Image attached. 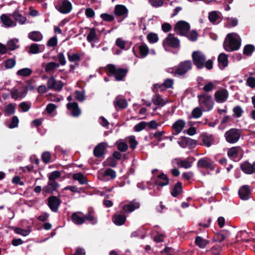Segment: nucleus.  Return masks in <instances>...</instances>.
Instances as JSON below:
<instances>
[{
	"label": "nucleus",
	"instance_id": "412c9836",
	"mask_svg": "<svg viewBox=\"0 0 255 255\" xmlns=\"http://www.w3.org/2000/svg\"><path fill=\"white\" fill-rule=\"evenodd\" d=\"M128 10L127 8L123 5H117L115 8V13L117 16H125L127 17L128 15Z\"/></svg>",
	"mask_w": 255,
	"mask_h": 255
},
{
	"label": "nucleus",
	"instance_id": "774afa93",
	"mask_svg": "<svg viewBox=\"0 0 255 255\" xmlns=\"http://www.w3.org/2000/svg\"><path fill=\"white\" fill-rule=\"evenodd\" d=\"M129 146L132 149H134L137 144V141L135 140V137L133 136H129L128 137Z\"/></svg>",
	"mask_w": 255,
	"mask_h": 255
},
{
	"label": "nucleus",
	"instance_id": "5fc2aeb1",
	"mask_svg": "<svg viewBox=\"0 0 255 255\" xmlns=\"http://www.w3.org/2000/svg\"><path fill=\"white\" fill-rule=\"evenodd\" d=\"M41 159L45 163H48L51 160V154L48 151L44 152L41 155Z\"/></svg>",
	"mask_w": 255,
	"mask_h": 255
},
{
	"label": "nucleus",
	"instance_id": "f8f14e48",
	"mask_svg": "<svg viewBox=\"0 0 255 255\" xmlns=\"http://www.w3.org/2000/svg\"><path fill=\"white\" fill-rule=\"evenodd\" d=\"M228 96L229 93L226 90H219L215 93V99L217 103H224L227 101Z\"/></svg>",
	"mask_w": 255,
	"mask_h": 255
},
{
	"label": "nucleus",
	"instance_id": "aec40b11",
	"mask_svg": "<svg viewBox=\"0 0 255 255\" xmlns=\"http://www.w3.org/2000/svg\"><path fill=\"white\" fill-rule=\"evenodd\" d=\"M87 40L91 43L93 47L95 46L93 42H97L99 41V38L95 28H91L90 29L89 33L87 35Z\"/></svg>",
	"mask_w": 255,
	"mask_h": 255
},
{
	"label": "nucleus",
	"instance_id": "8fccbe9b",
	"mask_svg": "<svg viewBox=\"0 0 255 255\" xmlns=\"http://www.w3.org/2000/svg\"><path fill=\"white\" fill-rule=\"evenodd\" d=\"M15 60L13 58H10L6 60L4 62V66L6 69H11L15 65Z\"/></svg>",
	"mask_w": 255,
	"mask_h": 255
},
{
	"label": "nucleus",
	"instance_id": "5701e85b",
	"mask_svg": "<svg viewBox=\"0 0 255 255\" xmlns=\"http://www.w3.org/2000/svg\"><path fill=\"white\" fill-rule=\"evenodd\" d=\"M139 206L140 205L139 203L136 202H132L129 204L125 205L123 207V209L126 213L131 212L134 210L139 208Z\"/></svg>",
	"mask_w": 255,
	"mask_h": 255
},
{
	"label": "nucleus",
	"instance_id": "20e7f679",
	"mask_svg": "<svg viewBox=\"0 0 255 255\" xmlns=\"http://www.w3.org/2000/svg\"><path fill=\"white\" fill-rule=\"evenodd\" d=\"M109 73L113 75L117 81L122 80L126 76L128 70L126 69L117 68L115 65L110 64L107 66Z\"/></svg>",
	"mask_w": 255,
	"mask_h": 255
},
{
	"label": "nucleus",
	"instance_id": "69168bd1",
	"mask_svg": "<svg viewBox=\"0 0 255 255\" xmlns=\"http://www.w3.org/2000/svg\"><path fill=\"white\" fill-rule=\"evenodd\" d=\"M57 57L58 59V61H59L58 63L59 64V65H61L64 66L66 64V59H65L64 54L62 52H60L58 54Z\"/></svg>",
	"mask_w": 255,
	"mask_h": 255
},
{
	"label": "nucleus",
	"instance_id": "0eeeda50",
	"mask_svg": "<svg viewBox=\"0 0 255 255\" xmlns=\"http://www.w3.org/2000/svg\"><path fill=\"white\" fill-rule=\"evenodd\" d=\"M163 46L166 50L169 47L178 48L180 45L179 40L172 34H169L164 39L162 43Z\"/></svg>",
	"mask_w": 255,
	"mask_h": 255
},
{
	"label": "nucleus",
	"instance_id": "f257e3e1",
	"mask_svg": "<svg viewBox=\"0 0 255 255\" xmlns=\"http://www.w3.org/2000/svg\"><path fill=\"white\" fill-rule=\"evenodd\" d=\"M241 45V39L236 33H229L227 35L224 43V49L228 52L238 50Z\"/></svg>",
	"mask_w": 255,
	"mask_h": 255
},
{
	"label": "nucleus",
	"instance_id": "9d476101",
	"mask_svg": "<svg viewBox=\"0 0 255 255\" xmlns=\"http://www.w3.org/2000/svg\"><path fill=\"white\" fill-rule=\"evenodd\" d=\"M66 114L73 117H78L80 115V109L78 103H68L66 104Z\"/></svg>",
	"mask_w": 255,
	"mask_h": 255
},
{
	"label": "nucleus",
	"instance_id": "c85d7f7f",
	"mask_svg": "<svg viewBox=\"0 0 255 255\" xmlns=\"http://www.w3.org/2000/svg\"><path fill=\"white\" fill-rule=\"evenodd\" d=\"M240 166L242 170L245 173L248 174L253 173V165L250 164L249 162L247 161L245 162L244 163L241 164Z\"/></svg>",
	"mask_w": 255,
	"mask_h": 255
},
{
	"label": "nucleus",
	"instance_id": "a878e982",
	"mask_svg": "<svg viewBox=\"0 0 255 255\" xmlns=\"http://www.w3.org/2000/svg\"><path fill=\"white\" fill-rule=\"evenodd\" d=\"M201 137L204 145L207 147H210L214 143V139L212 135L203 134Z\"/></svg>",
	"mask_w": 255,
	"mask_h": 255
},
{
	"label": "nucleus",
	"instance_id": "58836bf2",
	"mask_svg": "<svg viewBox=\"0 0 255 255\" xmlns=\"http://www.w3.org/2000/svg\"><path fill=\"white\" fill-rule=\"evenodd\" d=\"M209 244V242L201 237H197L195 240V244L200 248L204 249Z\"/></svg>",
	"mask_w": 255,
	"mask_h": 255
},
{
	"label": "nucleus",
	"instance_id": "2f4dec72",
	"mask_svg": "<svg viewBox=\"0 0 255 255\" xmlns=\"http://www.w3.org/2000/svg\"><path fill=\"white\" fill-rule=\"evenodd\" d=\"M218 62L219 66L222 68H225L228 65V58L226 54L221 53L218 57Z\"/></svg>",
	"mask_w": 255,
	"mask_h": 255
},
{
	"label": "nucleus",
	"instance_id": "052dcab7",
	"mask_svg": "<svg viewBox=\"0 0 255 255\" xmlns=\"http://www.w3.org/2000/svg\"><path fill=\"white\" fill-rule=\"evenodd\" d=\"M117 144L118 149L122 152H124L128 149V145L123 141H118Z\"/></svg>",
	"mask_w": 255,
	"mask_h": 255
},
{
	"label": "nucleus",
	"instance_id": "dca6fc26",
	"mask_svg": "<svg viewBox=\"0 0 255 255\" xmlns=\"http://www.w3.org/2000/svg\"><path fill=\"white\" fill-rule=\"evenodd\" d=\"M186 123L182 120H178L172 125V132L177 135L180 133L185 127Z\"/></svg>",
	"mask_w": 255,
	"mask_h": 255
},
{
	"label": "nucleus",
	"instance_id": "49530a36",
	"mask_svg": "<svg viewBox=\"0 0 255 255\" xmlns=\"http://www.w3.org/2000/svg\"><path fill=\"white\" fill-rule=\"evenodd\" d=\"M147 39L150 43H154L158 41V36L156 33L150 32L147 35Z\"/></svg>",
	"mask_w": 255,
	"mask_h": 255
},
{
	"label": "nucleus",
	"instance_id": "c9c22d12",
	"mask_svg": "<svg viewBox=\"0 0 255 255\" xmlns=\"http://www.w3.org/2000/svg\"><path fill=\"white\" fill-rule=\"evenodd\" d=\"M239 148L237 147H233L230 148L228 151L229 157L234 160L237 159Z\"/></svg>",
	"mask_w": 255,
	"mask_h": 255
},
{
	"label": "nucleus",
	"instance_id": "6e6d98bb",
	"mask_svg": "<svg viewBox=\"0 0 255 255\" xmlns=\"http://www.w3.org/2000/svg\"><path fill=\"white\" fill-rule=\"evenodd\" d=\"M19 108L22 110L23 112H27L28 111L31 107V104L26 102H23L19 105Z\"/></svg>",
	"mask_w": 255,
	"mask_h": 255
},
{
	"label": "nucleus",
	"instance_id": "72a5a7b5",
	"mask_svg": "<svg viewBox=\"0 0 255 255\" xmlns=\"http://www.w3.org/2000/svg\"><path fill=\"white\" fill-rule=\"evenodd\" d=\"M114 105L116 108H126L127 106V102L125 99L117 97L114 102Z\"/></svg>",
	"mask_w": 255,
	"mask_h": 255
},
{
	"label": "nucleus",
	"instance_id": "b1692460",
	"mask_svg": "<svg viewBox=\"0 0 255 255\" xmlns=\"http://www.w3.org/2000/svg\"><path fill=\"white\" fill-rule=\"evenodd\" d=\"M106 145L107 144L104 142H102L99 144L94 149V155L97 157L102 156L104 153V150L106 148Z\"/></svg>",
	"mask_w": 255,
	"mask_h": 255
},
{
	"label": "nucleus",
	"instance_id": "4be33fe9",
	"mask_svg": "<svg viewBox=\"0 0 255 255\" xmlns=\"http://www.w3.org/2000/svg\"><path fill=\"white\" fill-rule=\"evenodd\" d=\"M59 67V64L54 62L47 63L45 67V71L48 74H53Z\"/></svg>",
	"mask_w": 255,
	"mask_h": 255
},
{
	"label": "nucleus",
	"instance_id": "a19ab883",
	"mask_svg": "<svg viewBox=\"0 0 255 255\" xmlns=\"http://www.w3.org/2000/svg\"><path fill=\"white\" fill-rule=\"evenodd\" d=\"M152 102L156 105L163 106L166 103V100L163 99L159 95H155L152 98Z\"/></svg>",
	"mask_w": 255,
	"mask_h": 255
},
{
	"label": "nucleus",
	"instance_id": "de8ad7c7",
	"mask_svg": "<svg viewBox=\"0 0 255 255\" xmlns=\"http://www.w3.org/2000/svg\"><path fill=\"white\" fill-rule=\"evenodd\" d=\"M17 42V39H11L8 41L6 44L7 48L10 50L16 49L18 47V46L16 45Z\"/></svg>",
	"mask_w": 255,
	"mask_h": 255
},
{
	"label": "nucleus",
	"instance_id": "ea45409f",
	"mask_svg": "<svg viewBox=\"0 0 255 255\" xmlns=\"http://www.w3.org/2000/svg\"><path fill=\"white\" fill-rule=\"evenodd\" d=\"M34 167L32 165H29L26 166L22 167L20 168V170H22L23 173H29V174H37V172L39 174H41L40 172L38 171L34 170Z\"/></svg>",
	"mask_w": 255,
	"mask_h": 255
},
{
	"label": "nucleus",
	"instance_id": "ddd939ff",
	"mask_svg": "<svg viewBox=\"0 0 255 255\" xmlns=\"http://www.w3.org/2000/svg\"><path fill=\"white\" fill-rule=\"evenodd\" d=\"M58 176H49V182L47 185L43 188V192L46 193H52L58 187L57 183L55 181V179Z\"/></svg>",
	"mask_w": 255,
	"mask_h": 255
},
{
	"label": "nucleus",
	"instance_id": "c756f323",
	"mask_svg": "<svg viewBox=\"0 0 255 255\" xmlns=\"http://www.w3.org/2000/svg\"><path fill=\"white\" fill-rule=\"evenodd\" d=\"M126 217L123 215H115L113 218V222L117 225L120 226L124 224Z\"/></svg>",
	"mask_w": 255,
	"mask_h": 255
},
{
	"label": "nucleus",
	"instance_id": "09e8293b",
	"mask_svg": "<svg viewBox=\"0 0 255 255\" xmlns=\"http://www.w3.org/2000/svg\"><path fill=\"white\" fill-rule=\"evenodd\" d=\"M40 52L39 45L36 43H32L29 46V53L30 54H37Z\"/></svg>",
	"mask_w": 255,
	"mask_h": 255
},
{
	"label": "nucleus",
	"instance_id": "4468645a",
	"mask_svg": "<svg viewBox=\"0 0 255 255\" xmlns=\"http://www.w3.org/2000/svg\"><path fill=\"white\" fill-rule=\"evenodd\" d=\"M178 144L182 148L193 147L196 145L195 140L187 137H182L178 141Z\"/></svg>",
	"mask_w": 255,
	"mask_h": 255
},
{
	"label": "nucleus",
	"instance_id": "f3484780",
	"mask_svg": "<svg viewBox=\"0 0 255 255\" xmlns=\"http://www.w3.org/2000/svg\"><path fill=\"white\" fill-rule=\"evenodd\" d=\"M0 19L5 27H14L16 25V22L13 20L7 14H2L0 16Z\"/></svg>",
	"mask_w": 255,
	"mask_h": 255
},
{
	"label": "nucleus",
	"instance_id": "e433bc0d",
	"mask_svg": "<svg viewBox=\"0 0 255 255\" xmlns=\"http://www.w3.org/2000/svg\"><path fill=\"white\" fill-rule=\"evenodd\" d=\"M68 60L71 62H76L80 60V54L69 51L67 53Z\"/></svg>",
	"mask_w": 255,
	"mask_h": 255
},
{
	"label": "nucleus",
	"instance_id": "4d7b16f0",
	"mask_svg": "<svg viewBox=\"0 0 255 255\" xmlns=\"http://www.w3.org/2000/svg\"><path fill=\"white\" fill-rule=\"evenodd\" d=\"M202 115V111L199 108H196L192 112V116L194 118L198 119Z\"/></svg>",
	"mask_w": 255,
	"mask_h": 255
},
{
	"label": "nucleus",
	"instance_id": "7c9ffc66",
	"mask_svg": "<svg viewBox=\"0 0 255 255\" xmlns=\"http://www.w3.org/2000/svg\"><path fill=\"white\" fill-rule=\"evenodd\" d=\"M138 49L140 54V58L145 57L149 53V49L146 44L142 43L138 47Z\"/></svg>",
	"mask_w": 255,
	"mask_h": 255
},
{
	"label": "nucleus",
	"instance_id": "3c124183",
	"mask_svg": "<svg viewBox=\"0 0 255 255\" xmlns=\"http://www.w3.org/2000/svg\"><path fill=\"white\" fill-rule=\"evenodd\" d=\"M255 47L253 45H247L244 49V54L249 56L252 54L255 50Z\"/></svg>",
	"mask_w": 255,
	"mask_h": 255
},
{
	"label": "nucleus",
	"instance_id": "bf43d9fd",
	"mask_svg": "<svg viewBox=\"0 0 255 255\" xmlns=\"http://www.w3.org/2000/svg\"><path fill=\"white\" fill-rule=\"evenodd\" d=\"M188 38L192 41H196L197 39L198 33L195 30H192L186 35Z\"/></svg>",
	"mask_w": 255,
	"mask_h": 255
},
{
	"label": "nucleus",
	"instance_id": "f03ea898",
	"mask_svg": "<svg viewBox=\"0 0 255 255\" xmlns=\"http://www.w3.org/2000/svg\"><path fill=\"white\" fill-rule=\"evenodd\" d=\"M192 56L194 64L198 68L201 69L205 66L209 70L212 69L213 62L212 60H208L206 62L205 56L201 51H194Z\"/></svg>",
	"mask_w": 255,
	"mask_h": 255
},
{
	"label": "nucleus",
	"instance_id": "a18cd8bd",
	"mask_svg": "<svg viewBox=\"0 0 255 255\" xmlns=\"http://www.w3.org/2000/svg\"><path fill=\"white\" fill-rule=\"evenodd\" d=\"M197 165L199 167H212V164L207 159L205 158L200 159L198 161Z\"/></svg>",
	"mask_w": 255,
	"mask_h": 255
},
{
	"label": "nucleus",
	"instance_id": "e2e57ef3",
	"mask_svg": "<svg viewBox=\"0 0 255 255\" xmlns=\"http://www.w3.org/2000/svg\"><path fill=\"white\" fill-rule=\"evenodd\" d=\"M233 112L234 116L237 118L240 117L243 113V110L240 106H237L235 107L233 110Z\"/></svg>",
	"mask_w": 255,
	"mask_h": 255
},
{
	"label": "nucleus",
	"instance_id": "1a4fd4ad",
	"mask_svg": "<svg viewBox=\"0 0 255 255\" xmlns=\"http://www.w3.org/2000/svg\"><path fill=\"white\" fill-rule=\"evenodd\" d=\"M189 29V23L184 21H180L176 24L174 31L179 35L185 36L188 33Z\"/></svg>",
	"mask_w": 255,
	"mask_h": 255
},
{
	"label": "nucleus",
	"instance_id": "cd10ccee",
	"mask_svg": "<svg viewBox=\"0 0 255 255\" xmlns=\"http://www.w3.org/2000/svg\"><path fill=\"white\" fill-rule=\"evenodd\" d=\"M28 38L34 41H40L43 38L41 32L38 31H33L28 33Z\"/></svg>",
	"mask_w": 255,
	"mask_h": 255
},
{
	"label": "nucleus",
	"instance_id": "473e14b6",
	"mask_svg": "<svg viewBox=\"0 0 255 255\" xmlns=\"http://www.w3.org/2000/svg\"><path fill=\"white\" fill-rule=\"evenodd\" d=\"M15 111V104H9L6 106L4 109V114L5 116L13 115Z\"/></svg>",
	"mask_w": 255,
	"mask_h": 255
},
{
	"label": "nucleus",
	"instance_id": "79ce46f5",
	"mask_svg": "<svg viewBox=\"0 0 255 255\" xmlns=\"http://www.w3.org/2000/svg\"><path fill=\"white\" fill-rule=\"evenodd\" d=\"M217 84L218 83L216 81L208 82L204 85V86L203 88V89L206 92H211L216 88V86L217 85Z\"/></svg>",
	"mask_w": 255,
	"mask_h": 255
},
{
	"label": "nucleus",
	"instance_id": "2eb2a0df",
	"mask_svg": "<svg viewBox=\"0 0 255 255\" xmlns=\"http://www.w3.org/2000/svg\"><path fill=\"white\" fill-rule=\"evenodd\" d=\"M60 200L56 196H50L48 199V205L50 209L53 212H57L60 205Z\"/></svg>",
	"mask_w": 255,
	"mask_h": 255
},
{
	"label": "nucleus",
	"instance_id": "4c0bfd02",
	"mask_svg": "<svg viewBox=\"0 0 255 255\" xmlns=\"http://www.w3.org/2000/svg\"><path fill=\"white\" fill-rule=\"evenodd\" d=\"M174 162L182 167L188 168L191 166V162L187 160H181V159L177 158L174 160Z\"/></svg>",
	"mask_w": 255,
	"mask_h": 255
},
{
	"label": "nucleus",
	"instance_id": "9b49d317",
	"mask_svg": "<svg viewBox=\"0 0 255 255\" xmlns=\"http://www.w3.org/2000/svg\"><path fill=\"white\" fill-rule=\"evenodd\" d=\"M56 8L62 13H68L72 9V4L67 0H64L61 3L55 6Z\"/></svg>",
	"mask_w": 255,
	"mask_h": 255
},
{
	"label": "nucleus",
	"instance_id": "864d4df0",
	"mask_svg": "<svg viewBox=\"0 0 255 255\" xmlns=\"http://www.w3.org/2000/svg\"><path fill=\"white\" fill-rule=\"evenodd\" d=\"M238 19L236 18H228L227 19V27H234L238 24Z\"/></svg>",
	"mask_w": 255,
	"mask_h": 255
},
{
	"label": "nucleus",
	"instance_id": "603ef678",
	"mask_svg": "<svg viewBox=\"0 0 255 255\" xmlns=\"http://www.w3.org/2000/svg\"><path fill=\"white\" fill-rule=\"evenodd\" d=\"M149 3L154 7H158L163 5V0H148Z\"/></svg>",
	"mask_w": 255,
	"mask_h": 255
},
{
	"label": "nucleus",
	"instance_id": "338daca9",
	"mask_svg": "<svg viewBox=\"0 0 255 255\" xmlns=\"http://www.w3.org/2000/svg\"><path fill=\"white\" fill-rule=\"evenodd\" d=\"M72 221L75 224H80V213L79 212H75L72 214Z\"/></svg>",
	"mask_w": 255,
	"mask_h": 255
},
{
	"label": "nucleus",
	"instance_id": "6ab92c4d",
	"mask_svg": "<svg viewBox=\"0 0 255 255\" xmlns=\"http://www.w3.org/2000/svg\"><path fill=\"white\" fill-rule=\"evenodd\" d=\"M251 191L247 185H244L239 190V195L242 200H248L249 198Z\"/></svg>",
	"mask_w": 255,
	"mask_h": 255
},
{
	"label": "nucleus",
	"instance_id": "bb28decb",
	"mask_svg": "<svg viewBox=\"0 0 255 255\" xmlns=\"http://www.w3.org/2000/svg\"><path fill=\"white\" fill-rule=\"evenodd\" d=\"M10 93L11 98L15 100H16L19 98L22 99L25 96L26 94L25 91H19L17 89L11 90Z\"/></svg>",
	"mask_w": 255,
	"mask_h": 255
},
{
	"label": "nucleus",
	"instance_id": "37998d69",
	"mask_svg": "<svg viewBox=\"0 0 255 255\" xmlns=\"http://www.w3.org/2000/svg\"><path fill=\"white\" fill-rule=\"evenodd\" d=\"M182 184L180 182H178L174 186L173 190L171 192L172 196L175 197L180 194L182 191Z\"/></svg>",
	"mask_w": 255,
	"mask_h": 255
},
{
	"label": "nucleus",
	"instance_id": "0e129e2a",
	"mask_svg": "<svg viewBox=\"0 0 255 255\" xmlns=\"http://www.w3.org/2000/svg\"><path fill=\"white\" fill-rule=\"evenodd\" d=\"M146 126V123L144 122H140V123L136 125L134 127V129L135 131H140L143 129L145 128V127Z\"/></svg>",
	"mask_w": 255,
	"mask_h": 255
},
{
	"label": "nucleus",
	"instance_id": "39448f33",
	"mask_svg": "<svg viewBox=\"0 0 255 255\" xmlns=\"http://www.w3.org/2000/svg\"><path fill=\"white\" fill-rule=\"evenodd\" d=\"M47 86L48 90L59 92L62 90L64 84L61 81L56 80L53 76H51L47 80Z\"/></svg>",
	"mask_w": 255,
	"mask_h": 255
},
{
	"label": "nucleus",
	"instance_id": "13d9d810",
	"mask_svg": "<svg viewBox=\"0 0 255 255\" xmlns=\"http://www.w3.org/2000/svg\"><path fill=\"white\" fill-rule=\"evenodd\" d=\"M14 231L15 233L21 235L23 236H27L30 232L29 230H24L19 228H16Z\"/></svg>",
	"mask_w": 255,
	"mask_h": 255
},
{
	"label": "nucleus",
	"instance_id": "680f3d73",
	"mask_svg": "<svg viewBox=\"0 0 255 255\" xmlns=\"http://www.w3.org/2000/svg\"><path fill=\"white\" fill-rule=\"evenodd\" d=\"M19 123V120L16 116H13L12 118L11 122L9 125V128H13L18 126Z\"/></svg>",
	"mask_w": 255,
	"mask_h": 255
},
{
	"label": "nucleus",
	"instance_id": "423d86ee",
	"mask_svg": "<svg viewBox=\"0 0 255 255\" xmlns=\"http://www.w3.org/2000/svg\"><path fill=\"white\" fill-rule=\"evenodd\" d=\"M192 68V64L190 61H185L181 62L175 69L174 72L170 71L173 73L175 76H181L186 73Z\"/></svg>",
	"mask_w": 255,
	"mask_h": 255
},
{
	"label": "nucleus",
	"instance_id": "f704fd0d",
	"mask_svg": "<svg viewBox=\"0 0 255 255\" xmlns=\"http://www.w3.org/2000/svg\"><path fill=\"white\" fill-rule=\"evenodd\" d=\"M32 73V70L29 68H24L18 70L16 72V75L19 76L28 77Z\"/></svg>",
	"mask_w": 255,
	"mask_h": 255
},
{
	"label": "nucleus",
	"instance_id": "c03bdc74",
	"mask_svg": "<svg viewBox=\"0 0 255 255\" xmlns=\"http://www.w3.org/2000/svg\"><path fill=\"white\" fill-rule=\"evenodd\" d=\"M157 185L160 186H163L168 184L169 180L167 179V176H158V179L155 182Z\"/></svg>",
	"mask_w": 255,
	"mask_h": 255
},
{
	"label": "nucleus",
	"instance_id": "7ed1b4c3",
	"mask_svg": "<svg viewBox=\"0 0 255 255\" xmlns=\"http://www.w3.org/2000/svg\"><path fill=\"white\" fill-rule=\"evenodd\" d=\"M199 104L204 111L211 110L213 107V101L210 95L203 93L198 96Z\"/></svg>",
	"mask_w": 255,
	"mask_h": 255
},
{
	"label": "nucleus",
	"instance_id": "6e6552de",
	"mask_svg": "<svg viewBox=\"0 0 255 255\" xmlns=\"http://www.w3.org/2000/svg\"><path fill=\"white\" fill-rule=\"evenodd\" d=\"M225 137L227 142L234 143L239 139L240 132L238 129L232 128L225 132Z\"/></svg>",
	"mask_w": 255,
	"mask_h": 255
},
{
	"label": "nucleus",
	"instance_id": "a211bd4d",
	"mask_svg": "<svg viewBox=\"0 0 255 255\" xmlns=\"http://www.w3.org/2000/svg\"><path fill=\"white\" fill-rule=\"evenodd\" d=\"M209 19L213 23H219L222 19L221 13L217 11H213L209 13Z\"/></svg>",
	"mask_w": 255,
	"mask_h": 255
},
{
	"label": "nucleus",
	"instance_id": "393cba45",
	"mask_svg": "<svg viewBox=\"0 0 255 255\" xmlns=\"http://www.w3.org/2000/svg\"><path fill=\"white\" fill-rule=\"evenodd\" d=\"M12 16L15 20L20 24H23L26 21V18L20 14L18 11L15 10L12 13L10 14Z\"/></svg>",
	"mask_w": 255,
	"mask_h": 255
}]
</instances>
